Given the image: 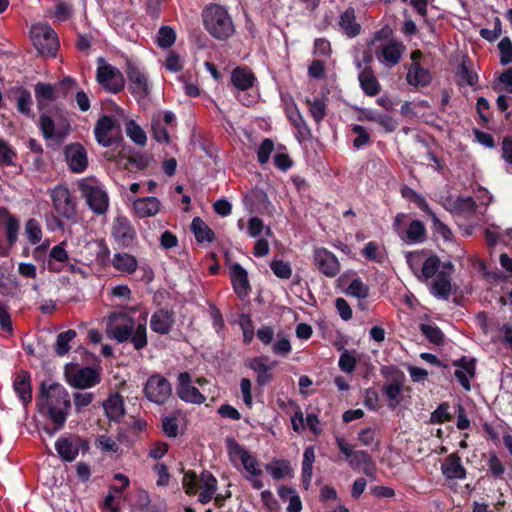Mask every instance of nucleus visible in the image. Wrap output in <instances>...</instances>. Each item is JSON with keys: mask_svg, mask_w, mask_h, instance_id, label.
<instances>
[{"mask_svg": "<svg viewBox=\"0 0 512 512\" xmlns=\"http://www.w3.org/2000/svg\"><path fill=\"white\" fill-rule=\"evenodd\" d=\"M38 412L46 416L55 425L53 429L45 428L53 436L66 423L71 401L68 391L59 383L47 386L45 382L40 385V392L36 400Z\"/></svg>", "mask_w": 512, "mask_h": 512, "instance_id": "f257e3e1", "label": "nucleus"}, {"mask_svg": "<svg viewBox=\"0 0 512 512\" xmlns=\"http://www.w3.org/2000/svg\"><path fill=\"white\" fill-rule=\"evenodd\" d=\"M205 30L215 39L225 41L235 33V26L226 8L210 4L202 12Z\"/></svg>", "mask_w": 512, "mask_h": 512, "instance_id": "f03ea898", "label": "nucleus"}, {"mask_svg": "<svg viewBox=\"0 0 512 512\" xmlns=\"http://www.w3.org/2000/svg\"><path fill=\"white\" fill-rule=\"evenodd\" d=\"M120 317L124 318L123 322L109 326L110 337L118 343L129 342L137 351L144 349L148 345L146 323H136L126 314H120Z\"/></svg>", "mask_w": 512, "mask_h": 512, "instance_id": "7ed1b4c3", "label": "nucleus"}, {"mask_svg": "<svg viewBox=\"0 0 512 512\" xmlns=\"http://www.w3.org/2000/svg\"><path fill=\"white\" fill-rule=\"evenodd\" d=\"M78 189L85 199L89 209L96 215H104L109 208L107 192L96 184L94 179H82L78 182Z\"/></svg>", "mask_w": 512, "mask_h": 512, "instance_id": "20e7f679", "label": "nucleus"}, {"mask_svg": "<svg viewBox=\"0 0 512 512\" xmlns=\"http://www.w3.org/2000/svg\"><path fill=\"white\" fill-rule=\"evenodd\" d=\"M94 137L103 147L120 143L123 139L120 123L112 116L102 115L95 123Z\"/></svg>", "mask_w": 512, "mask_h": 512, "instance_id": "39448f33", "label": "nucleus"}, {"mask_svg": "<svg viewBox=\"0 0 512 512\" xmlns=\"http://www.w3.org/2000/svg\"><path fill=\"white\" fill-rule=\"evenodd\" d=\"M96 80L102 88L112 94H118L125 87V78L122 72L115 66L99 59L96 70Z\"/></svg>", "mask_w": 512, "mask_h": 512, "instance_id": "423d86ee", "label": "nucleus"}, {"mask_svg": "<svg viewBox=\"0 0 512 512\" xmlns=\"http://www.w3.org/2000/svg\"><path fill=\"white\" fill-rule=\"evenodd\" d=\"M143 394L150 402L164 405L172 395V385L167 378L156 373L148 377Z\"/></svg>", "mask_w": 512, "mask_h": 512, "instance_id": "0eeeda50", "label": "nucleus"}, {"mask_svg": "<svg viewBox=\"0 0 512 512\" xmlns=\"http://www.w3.org/2000/svg\"><path fill=\"white\" fill-rule=\"evenodd\" d=\"M54 210L62 218L73 221L76 218V201L69 189L64 185H57L50 193Z\"/></svg>", "mask_w": 512, "mask_h": 512, "instance_id": "6e6552de", "label": "nucleus"}, {"mask_svg": "<svg viewBox=\"0 0 512 512\" xmlns=\"http://www.w3.org/2000/svg\"><path fill=\"white\" fill-rule=\"evenodd\" d=\"M111 237L121 248H132L137 241V232L131 221L123 215L113 219Z\"/></svg>", "mask_w": 512, "mask_h": 512, "instance_id": "1a4fd4ad", "label": "nucleus"}, {"mask_svg": "<svg viewBox=\"0 0 512 512\" xmlns=\"http://www.w3.org/2000/svg\"><path fill=\"white\" fill-rule=\"evenodd\" d=\"M126 74L129 81L128 90L131 95L138 102L148 97L150 89L147 75L130 61L127 62Z\"/></svg>", "mask_w": 512, "mask_h": 512, "instance_id": "9d476101", "label": "nucleus"}, {"mask_svg": "<svg viewBox=\"0 0 512 512\" xmlns=\"http://www.w3.org/2000/svg\"><path fill=\"white\" fill-rule=\"evenodd\" d=\"M32 40L41 54L55 55L59 47L57 34L48 25L33 28Z\"/></svg>", "mask_w": 512, "mask_h": 512, "instance_id": "9b49d317", "label": "nucleus"}, {"mask_svg": "<svg viewBox=\"0 0 512 512\" xmlns=\"http://www.w3.org/2000/svg\"><path fill=\"white\" fill-rule=\"evenodd\" d=\"M64 156L72 172L82 173L86 170L88 166L87 151L81 143L75 142L66 145Z\"/></svg>", "mask_w": 512, "mask_h": 512, "instance_id": "f8f14e48", "label": "nucleus"}, {"mask_svg": "<svg viewBox=\"0 0 512 512\" xmlns=\"http://www.w3.org/2000/svg\"><path fill=\"white\" fill-rule=\"evenodd\" d=\"M277 364V361L267 363V357L265 356H257L249 359L246 366L256 373L257 385L259 387H265L274 379L272 370Z\"/></svg>", "mask_w": 512, "mask_h": 512, "instance_id": "ddd939ff", "label": "nucleus"}, {"mask_svg": "<svg viewBox=\"0 0 512 512\" xmlns=\"http://www.w3.org/2000/svg\"><path fill=\"white\" fill-rule=\"evenodd\" d=\"M66 376L68 383L77 389L91 388L101 381L99 373L94 368L88 366L77 369L72 373L66 372Z\"/></svg>", "mask_w": 512, "mask_h": 512, "instance_id": "4468645a", "label": "nucleus"}, {"mask_svg": "<svg viewBox=\"0 0 512 512\" xmlns=\"http://www.w3.org/2000/svg\"><path fill=\"white\" fill-rule=\"evenodd\" d=\"M177 396L184 402L202 404L206 397L198 388L191 386V376L188 372H181L178 375Z\"/></svg>", "mask_w": 512, "mask_h": 512, "instance_id": "2eb2a0df", "label": "nucleus"}, {"mask_svg": "<svg viewBox=\"0 0 512 512\" xmlns=\"http://www.w3.org/2000/svg\"><path fill=\"white\" fill-rule=\"evenodd\" d=\"M314 261L318 270L327 277H335L340 271V263L334 253L326 248L314 251Z\"/></svg>", "mask_w": 512, "mask_h": 512, "instance_id": "dca6fc26", "label": "nucleus"}, {"mask_svg": "<svg viewBox=\"0 0 512 512\" xmlns=\"http://www.w3.org/2000/svg\"><path fill=\"white\" fill-rule=\"evenodd\" d=\"M441 472L446 480H463L467 476L461 457L454 452L449 454L441 464Z\"/></svg>", "mask_w": 512, "mask_h": 512, "instance_id": "f3484780", "label": "nucleus"}, {"mask_svg": "<svg viewBox=\"0 0 512 512\" xmlns=\"http://www.w3.org/2000/svg\"><path fill=\"white\" fill-rule=\"evenodd\" d=\"M175 323V314L166 308L157 309L150 318V328L160 335L168 334Z\"/></svg>", "mask_w": 512, "mask_h": 512, "instance_id": "a211bd4d", "label": "nucleus"}, {"mask_svg": "<svg viewBox=\"0 0 512 512\" xmlns=\"http://www.w3.org/2000/svg\"><path fill=\"white\" fill-rule=\"evenodd\" d=\"M231 283L236 295L244 299L250 291V283L247 271L239 264L234 263L230 267Z\"/></svg>", "mask_w": 512, "mask_h": 512, "instance_id": "6ab92c4d", "label": "nucleus"}, {"mask_svg": "<svg viewBox=\"0 0 512 512\" xmlns=\"http://www.w3.org/2000/svg\"><path fill=\"white\" fill-rule=\"evenodd\" d=\"M13 389L24 407L32 402L31 375L28 371L21 370L17 373L13 381Z\"/></svg>", "mask_w": 512, "mask_h": 512, "instance_id": "aec40b11", "label": "nucleus"}, {"mask_svg": "<svg viewBox=\"0 0 512 512\" xmlns=\"http://www.w3.org/2000/svg\"><path fill=\"white\" fill-rule=\"evenodd\" d=\"M103 409L110 422L120 424L125 415L124 399L118 393H113L103 402Z\"/></svg>", "mask_w": 512, "mask_h": 512, "instance_id": "412c9836", "label": "nucleus"}, {"mask_svg": "<svg viewBox=\"0 0 512 512\" xmlns=\"http://www.w3.org/2000/svg\"><path fill=\"white\" fill-rule=\"evenodd\" d=\"M11 94L16 95L17 111L26 118L34 119L35 114L32 110L33 99L31 92L23 86H15L11 89Z\"/></svg>", "mask_w": 512, "mask_h": 512, "instance_id": "4be33fe9", "label": "nucleus"}, {"mask_svg": "<svg viewBox=\"0 0 512 512\" xmlns=\"http://www.w3.org/2000/svg\"><path fill=\"white\" fill-rule=\"evenodd\" d=\"M338 26L345 36L348 38H355L361 32V25L356 20L355 9L348 7L341 13L338 21Z\"/></svg>", "mask_w": 512, "mask_h": 512, "instance_id": "5701e85b", "label": "nucleus"}, {"mask_svg": "<svg viewBox=\"0 0 512 512\" xmlns=\"http://www.w3.org/2000/svg\"><path fill=\"white\" fill-rule=\"evenodd\" d=\"M432 74L428 69L421 66L420 63H412L408 69L407 83L414 87H427L432 82Z\"/></svg>", "mask_w": 512, "mask_h": 512, "instance_id": "b1692460", "label": "nucleus"}, {"mask_svg": "<svg viewBox=\"0 0 512 512\" xmlns=\"http://www.w3.org/2000/svg\"><path fill=\"white\" fill-rule=\"evenodd\" d=\"M359 84L367 96H376L381 90V85L371 67L362 69L358 76Z\"/></svg>", "mask_w": 512, "mask_h": 512, "instance_id": "393cba45", "label": "nucleus"}, {"mask_svg": "<svg viewBox=\"0 0 512 512\" xmlns=\"http://www.w3.org/2000/svg\"><path fill=\"white\" fill-rule=\"evenodd\" d=\"M133 208L139 218L156 215L160 210V201L153 196L138 198L133 202Z\"/></svg>", "mask_w": 512, "mask_h": 512, "instance_id": "a878e982", "label": "nucleus"}, {"mask_svg": "<svg viewBox=\"0 0 512 512\" xmlns=\"http://www.w3.org/2000/svg\"><path fill=\"white\" fill-rule=\"evenodd\" d=\"M359 120L378 123L388 133L394 132L398 127V122L394 120L390 115L379 113L371 109L364 110L362 115L359 116Z\"/></svg>", "mask_w": 512, "mask_h": 512, "instance_id": "bb28decb", "label": "nucleus"}, {"mask_svg": "<svg viewBox=\"0 0 512 512\" xmlns=\"http://www.w3.org/2000/svg\"><path fill=\"white\" fill-rule=\"evenodd\" d=\"M451 278L448 271L440 270L432 283L431 290L433 295L437 298L447 300L452 291Z\"/></svg>", "mask_w": 512, "mask_h": 512, "instance_id": "cd10ccee", "label": "nucleus"}, {"mask_svg": "<svg viewBox=\"0 0 512 512\" xmlns=\"http://www.w3.org/2000/svg\"><path fill=\"white\" fill-rule=\"evenodd\" d=\"M256 77L247 68L237 67L231 73V82L239 91H247L254 86Z\"/></svg>", "mask_w": 512, "mask_h": 512, "instance_id": "c85d7f7f", "label": "nucleus"}, {"mask_svg": "<svg viewBox=\"0 0 512 512\" xmlns=\"http://www.w3.org/2000/svg\"><path fill=\"white\" fill-rule=\"evenodd\" d=\"M201 484L202 488L198 496V501L201 504L209 503L217 491V479L209 471H203L201 473Z\"/></svg>", "mask_w": 512, "mask_h": 512, "instance_id": "c756f323", "label": "nucleus"}, {"mask_svg": "<svg viewBox=\"0 0 512 512\" xmlns=\"http://www.w3.org/2000/svg\"><path fill=\"white\" fill-rule=\"evenodd\" d=\"M34 93L39 111L45 109L46 102H53L57 99L56 90L50 83H36L34 85Z\"/></svg>", "mask_w": 512, "mask_h": 512, "instance_id": "7c9ffc66", "label": "nucleus"}, {"mask_svg": "<svg viewBox=\"0 0 512 512\" xmlns=\"http://www.w3.org/2000/svg\"><path fill=\"white\" fill-rule=\"evenodd\" d=\"M113 267L123 273L132 274L138 268L136 257L125 252L115 253L112 259Z\"/></svg>", "mask_w": 512, "mask_h": 512, "instance_id": "2f4dec72", "label": "nucleus"}, {"mask_svg": "<svg viewBox=\"0 0 512 512\" xmlns=\"http://www.w3.org/2000/svg\"><path fill=\"white\" fill-rule=\"evenodd\" d=\"M190 228L196 241L200 244L211 243L215 239V232L200 217L193 218Z\"/></svg>", "mask_w": 512, "mask_h": 512, "instance_id": "473e14b6", "label": "nucleus"}, {"mask_svg": "<svg viewBox=\"0 0 512 512\" xmlns=\"http://www.w3.org/2000/svg\"><path fill=\"white\" fill-rule=\"evenodd\" d=\"M55 449L64 462H72L77 457V449L73 437H60L55 442Z\"/></svg>", "mask_w": 512, "mask_h": 512, "instance_id": "72a5a7b5", "label": "nucleus"}, {"mask_svg": "<svg viewBox=\"0 0 512 512\" xmlns=\"http://www.w3.org/2000/svg\"><path fill=\"white\" fill-rule=\"evenodd\" d=\"M403 50L404 46L401 43L391 42L382 48L381 53L377 50L376 55L378 58H382L387 65L394 66L399 63Z\"/></svg>", "mask_w": 512, "mask_h": 512, "instance_id": "f704fd0d", "label": "nucleus"}, {"mask_svg": "<svg viewBox=\"0 0 512 512\" xmlns=\"http://www.w3.org/2000/svg\"><path fill=\"white\" fill-rule=\"evenodd\" d=\"M426 239L427 231L423 222L413 220L405 232V240L409 243H423Z\"/></svg>", "mask_w": 512, "mask_h": 512, "instance_id": "c9c22d12", "label": "nucleus"}, {"mask_svg": "<svg viewBox=\"0 0 512 512\" xmlns=\"http://www.w3.org/2000/svg\"><path fill=\"white\" fill-rule=\"evenodd\" d=\"M68 258L69 256L64 248V243L55 245L49 253V259L47 263L48 270L56 273L60 272L62 270V266L56 264L55 262L63 263L67 261Z\"/></svg>", "mask_w": 512, "mask_h": 512, "instance_id": "e433bc0d", "label": "nucleus"}, {"mask_svg": "<svg viewBox=\"0 0 512 512\" xmlns=\"http://www.w3.org/2000/svg\"><path fill=\"white\" fill-rule=\"evenodd\" d=\"M440 259L437 255L429 256L423 263L420 273H415L417 278L426 282L440 271Z\"/></svg>", "mask_w": 512, "mask_h": 512, "instance_id": "4c0bfd02", "label": "nucleus"}, {"mask_svg": "<svg viewBox=\"0 0 512 512\" xmlns=\"http://www.w3.org/2000/svg\"><path fill=\"white\" fill-rule=\"evenodd\" d=\"M315 461V451L313 446H308L303 453L302 461V482L307 488L312 478L313 463Z\"/></svg>", "mask_w": 512, "mask_h": 512, "instance_id": "58836bf2", "label": "nucleus"}, {"mask_svg": "<svg viewBox=\"0 0 512 512\" xmlns=\"http://www.w3.org/2000/svg\"><path fill=\"white\" fill-rule=\"evenodd\" d=\"M405 379H393L389 384L383 386L382 391L390 401V407L394 408L400 402Z\"/></svg>", "mask_w": 512, "mask_h": 512, "instance_id": "ea45409f", "label": "nucleus"}, {"mask_svg": "<svg viewBox=\"0 0 512 512\" xmlns=\"http://www.w3.org/2000/svg\"><path fill=\"white\" fill-rule=\"evenodd\" d=\"M77 336V333L73 329H68L57 335L56 343L54 346L55 353L58 356L66 355L70 349V342Z\"/></svg>", "mask_w": 512, "mask_h": 512, "instance_id": "a19ab883", "label": "nucleus"}, {"mask_svg": "<svg viewBox=\"0 0 512 512\" xmlns=\"http://www.w3.org/2000/svg\"><path fill=\"white\" fill-rule=\"evenodd\" d=\"M349 463L352 467L364 465L366 475H371V470L375 468L371 455L365 450L354 451Z\"/></svg>", "mask_w": 512, "mask_h": 512, "instance_id": "79ce46f5", "label": "nucleus"}, {"mask_svg": "<svg viewBox=\"0 0 512 512\" xmlns=\"http://www.w3.org/2000/svg\"><path fill=\"white\" fill-rule=\"evenodd\" d=\"M126 134L127 136L137 145L145 146L147 142V136L145 131L140 127L134 120H128L126 122Z\"/></svg>", "mask_w": 512, "mask_h": 512, "instance_id": "37998d69", "label": "nucleus"}, {"mask_svg": "<svg viewBox=\"0 0 512 512\" xmlns=\"http://www.w3.org/2000/svg\"><path fill=\"white\" fill-rule=\"evenodd\" d=\"M401 195L403 198L415 203L423 212H430V206L425 197L417 193L414 189L407 185L401 187Z\"/></svg>", "mask_w": 512, "mask_h": 512, "instance_id": "c03bdc74", "label": "nucleus"}, {"mask_svg": "<svg viewBox=\"0 0 512 512\" xmlns=\"http://www.w3.org/2000/svg\"><path fill=\"white\" fill-rule=\"evenodd\" d=\"M175 41L176 32L172 27L163 25L159 28L156 43L160 48L168 49L174 45Z\"/></svg>", "mask_w": 512, "mask_h": 512, "instance_id": "a18cd8bd", "label": "nucleus"}, {"mask_svg": "<svg viewBox=\"0 0 512 512\" xmlns=\"http://www.w3.org/2000/svg\"><path fill=\"white\" fill-rule=\"evenodd\" d=\"M285 113L290 123L298 130L301 131L307 128L306 122L303 119L296 103L292 100L291 103H287L285 106Z\"/></svg>", "mask_w": 512, "mask_h": 512, "instance_id": "49530a36", "label": "nucleus"}, {"mask_svg": "<svg viewBox=\"0 0 512 512\" xmlns=\"http://www.w3.org/2000/svg\"><path fill=\"white\" fill-rule=\"evenodd\" d=\"M427 215L431 217L432 220V230L434 234L439 235L443 238L444 241H452L453 239V233L450 230V228L443 223L437 215L434 213V211L430 208V212H426Z\"/></svg>", "mask_w": 512, "mask_h": 512, "instance_id": "de8ad7c7", "label": "nucleus"}, {"mask_svg": "<svg viewBox=\"0 0 512 512\" xmlns=\"http://www.w3.org/2000/svg\"><path fill=\"white\" fill-rule=\"evenodd\" d=\"M136 512H164L165 509L156 504H152L149 495L146 491H141L138 494L136 503L134 504Z\"/></svg>", "mask_w": 512, "mask_h": 512, "instance_id": "09e8293b", "label": "nucleus"}, {"mask_svg": "<svg viewBox=\"0 0 512 512\" xmlns=\"http://www.w3.org/2000/svg\"><path fill=\"white\" fill-rule=\"evenodd\" d=\"M7 215V219L5 221V229H6V239L10 246L16 243L18 239V231H19V221L18 219L10 214L6 209H3Z\"/></svg>", "mask_w": 512, "mask_h": 512, "instance_id": "8fccbe9b", "label": "nucleus"}, {"mask_svg": "<svg viewBox=\"0 0 512 512\" xmlns=\"http://www.w3.org/2000/svg\"><path fill=\"white\" fill-rule=\"evenodd\" d=\"M182 485L186 494L195 495L202 488L201 477L198 478L195 472L188 471L184 474Z\"/></svg>", "mask_w": 512, "mask_h": 512, "instance_id": "3c124183", "label": "nucleus"}, {"mask_svg": "<svg viewBox=\"0 0 512 512\" xmlns=\"http://www.w3.org/2000/svg\"><path fill=\"white\" fill-rule=\"evenodd\" d=\"M370 288L360 278H355L351 281L346 289V294L356 297L358 299H366L369 296Z\"/></svg>", "mask_w": 512, "mask_h": 512, "instance_id": "603ef678", "label": "nucleus"}, {"mask_svg": "<svg viewBox=\"0 0 512 512\" xmlns=\"http://www.w3.org/2000/svg\"><path fill=\"white\" fill-rule=\"evenodd\" d=\"M25 235L31 244H37L42 239L40 223L35 218H30L25 223Z\"/></svg>", "mask_w": 512, "mask_h": 512, "instance_id": "864d4df0", "label": "nucleus"}, {"mask_svg": "<svg viewBox=\"0 0 512 512\" xmlns=\"http://www.w3.org/2000/svg\"><path fill=\"white\" fill-rule=\"evenodd\" d=\"M421 333L433 344L441 345L444 342V334L436 325L421 324Z\"/></svg>", "mask_w": 512, "mask_h": 512, "instance_id": "5fc2aeb1", "label": "nucleus"}, {"mask_svg": "<svg viewBox=\"0 0 512 512\" xmlns=\"http://www.w3.org/2000/svg\"><path fill=\"white\" fill-rule=\"evenodd\" d=\"M225 443L231 460L238 457L241 462H245L248 459L249 451L245 450L233 437H227Z\"/></svg>", "mask_w": 512, "mask_h": 512, "instance_id": "6e6d98bb", "label": "nucleus"}, {"mask_svg": "<svg viewBox=\"0 0 512 512\" xmlns=\"http://www.w3.org/2000/svg\"><path fill=\"white\" fill-rule=\"evenodd\" d=\"M309 110L314 121L319 124L327 114V105L323 99H315L313 101L307 99Z\"/></svg>", "mask_w": 512, "mask_h": 512, "instance_id": "4d7b16f0", "label": "nucleus"}, {"mask_svg": "<svg viewBox=\"0 0 512 512\" xmlns=\"http://www.w3.org/2000/svg\"><path fill=\"white\" fill-rule=\"evenodd\" d=\"M0 329L10 335L14 332L10 307L4 301H0Z\"/></svg>", "mask_w": 512, "mask_h": 512, "instance_id": "13d9d810", "label": "nucleus"}, {"mask_svg": "<svg viewBox=\"0 0 512 512\" xmlns=\"http://www.w3.org/2000/svg\"><path fill=\"white\" fill-rule=\"evenodd\" d=\"M361 255L368 261L381 264L383 255L379 250V244L375 241L368 242L361 250Z\"/></svg>", "mask_w": 512, "mask_h": 512, "instance_id": "bf43d9fd", "label": "nucleus"}, {"mask_svg": "<svg viewBox=\"0 0 512 512\" xmlns=\"http://www.w3.org/2000/svg\"><path fill=\"white\" fill-rule=\"evenodd\" d=\"M17 157L16 151L12 148L9 143L0 138V164L4 166L14 165V160Z\"/></svg>", "mask_w": 512, "mask_h": 512, "instance_id": "052dcab7", "label": "nucleus"}, {"mask_svg": "<svg viewBox=\"0 0 512 512\" xmlns=\"http://www.w3.org/2000/svg\"><path fill=\"white\" fill-rule=\"evenodd\" d=\"M39 128L42 133V136L46 139H54L56 135L55 131V122L54 120L47 114H41L39 118Z\"/></svg>", "mask_w": 512, "mask_h": 512, "instance_id": "680f3d73", "label": "nucleus"}, {"mask_svg": "<svg viewBox=\"0 0 512 512\" xmlns=\"http://www.w3.org/2000/svg\"><path fill=\"white\" fill-rule=\"evenodd\" d=\"M488 472L493 478H503L505 467L495 452H490L487 460Z\"/></svg>", "mask_w": 512, "mask_h": 512, "instance_id": "e2e57ef3", "label": "nucleus"}, {"mask_svg": "<svg viewBox=\"0 0 512 512\" xmlns=\"http://www.w3.org/2000/svg\"><path fill=\"white\" fill-rule=\"evenodd\" d=\"M95 445L102 452L105 453H118L120 451L119 444L117 440H114L112 437L108 435H99L95 440Z\"/></svg>", "mask_w": 512, "mask_h": 512, "instance_id": "0e129e2a", "label": "nucleus"}, {"mask_svg": "<svg viewBox=\"0 0 512 512\" xmlns=\"http://www.w3.org/2000/svg\"><path fill=\"white\" fill-rule=\"evenodd\" d=\"M454 210L458 213L473 214L476 210L477 204L473 197H458L454 201Z\"/></svg>", "mask_w": 512, "mask_h": 512, "instance_id": "69168bd1", "label": "nucleus"}, {"mask_svg": "<svg viewBox=\"0 0 512 512\" xmlns=\"http://www.w3.org/2000/svg\"><path fill=\"white\" fill-rule=\"evenodd\" d=\"M265 468L277 480L285 478L291 471L290 463L286 460L279 461L276 465L267 464Z\"/></svg>", "mask_w": 512, "mask_h": 512, "instance_id": "338daca9", "label": "nucleus"}, {"mask_svg": "<svg viewBox=\"0 0 512 512\" xmlns=\"http://www.w3.org/2000/svg\"><path fill=\"white\" fill-rule=\"evenodd\" d=\"M498 49L500 52V63L502 65H508L512 62V41L508 37H504L498 43Z\"/></svg>", "mask_w": 512, "mask_h": 512, "instance_id": "774afa93", "label": "nucleus"}]
</instances>
